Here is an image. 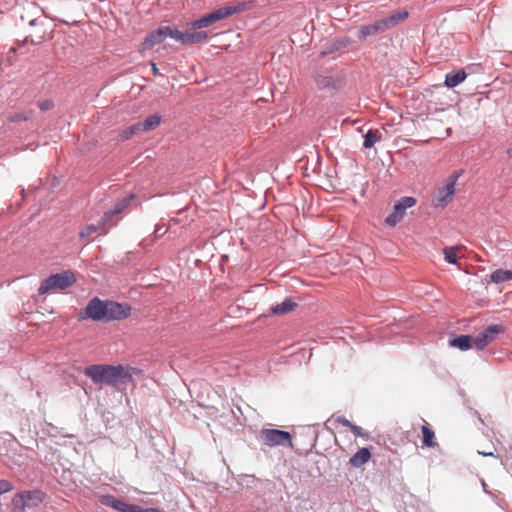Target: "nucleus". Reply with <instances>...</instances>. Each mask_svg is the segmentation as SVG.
<instances>
[{"instance_id":"36","label":"nucleus","mask_w":512,"mask_h":512,"mask_svg":"<svg viewBox=\"0 0 512 512\" xmlns=\"http://www.w3.org/2000/svg\"><path fill=\"white\" fill-rule=\"evenodd\" d=\"M151 68L154 75H160L159 69L154 62H151Z\"/></svg>"},{"instance_id":"8","label":"nucleus","mask_w":512,"mask_h":512,"mask_svg":"<svg viewBox=\"0 0 512 512\" xmlns=\"http://www.w3.org/2000/svg\"><path fill=\"white\" fill-rule=\"evenodd\" d=\"M44 500V494L40 491H25L15 495L13 498V505L20 512L25 508H34L40 505Z\"/></svg>"},{"instance_id":"39","label":"nucleus","mask_w":512,"mask_h":512,"mask_svg":"<svg viewBox=\"0 0 512 512\" xmlns=\"http://www.w3.org/2000/svg\"><path fill=\"white\" fill-rule=\"evenodd\" d=\"M507 153L510 157H512V149H509Z\"/></svg>"},{"instance_id":"22","label":"nucleus","mask_w":512,"mask_h":512,"mask_svg":"<svg viewBox=\"0 0 512 512\" xmlns=\"http://www.w3.org/2000/svg\"><path fill=\"white\" fill-rule=\"evenodd\" d=\"M463 251V246H451L443 249L444 259L450 264L458 263V255Z\"/></svg>"},{"instance_id":"33","label":"nucleus","mask_w":512,"mask_h":512,"mask_svg":"<svg viewBox=\"0 0 512 512\" xmlns=\"http://www.w3.org/2000/svg\"><path fill=\"white\" fill-rule=\"evenodd\" d=\"M335 421L343 426L348 427V428H350L353 424L352 422H350L348 419H346L344 417H338Z\"/></svg>"},{"instance_id":"14","label":"nucleus","mask_w":512,"mask_h":512,"mask_svg":"<svg viewBox=\"0 0 512 512\" xmlns=\"http://www.w3.org/2000/svg\"><path fill=\"white\" fill-rule=\"evenodd\" d=\"M167 39V34L164 26L158 27L156 30L150 32L140 45V51L151 50L156 45L163 43Z\"/></svg>"},{"instance_id":"16","label":"nucleus","mask_w":512,"mask_h":512,"mask_svg":"<svg viewBox=\"0 0 512 512\" xmlns=\"http://www.w3.org/2000/svg\"><path fill=\"white\" fill-rule=\"evenodd\" d=\"M298 304L292 298H285L282 303L276 304L270 308V313L274 315H284L294 311Z\"/></svg>"},{"instance_id":"37","label":"nucleus","mask_w":512,"mask_h":512,"mask_svg":"<svg viewBox=\"0 0 512 512\" xmlns=\"http://www.w3.org/2000/svg\"><path fill=\"white\" fill-rule=\"evenodd\" d=\"M478 453L480 455H483V456H491V457H495L494 453L493 452H487V450H484V451H478Z\"/></svg>"},{"instance_id":"6","label":"nucleus","mask_w":512,"mask_h":512,"mask_svg":"<svg viewBox=\"0 0 512 512\" xmlns=\"http://www.w3.org/2000/svg\"><path fill=\"white\" fill-rule=\"evenodd\" d=\"M314 82L320 91L334 93L343 87L342 76L331 71H321L314 75Z\"/></svg>"},{"instance_id":"35","label":"nucleus","mask_w":512,"mask_h":512,"mask_svg":"<svg viewBox=\"0 0 512 512\" xmlns=\"http://www.w3.org/2000/svg\"><path fill=\"white\" fill-rule=\"evenodd\" d=\"M156 237L161 236L166 233V230L162 231V228L160 226H157L154 231Z\"/></svg>"},{"instance_id":"21","label":"nucleus","mask_w":512,"mask_h":512,"mask_svg":"<svg viewBox=\"0 0 512 512\" xmlns=\"http://www.w3.org/2000/svg\"><path fill=\"white\" fill-rule=\"evenodd\" d=\"M208 37L207 32L203 31H194V32H184V39L182 45H190L203 42Z\"/></svg>"},{"instance_id":"9","label":"nucleus","mask_w":512,"mask_h":512,"mask_svg":"<svg viewBox=\"0 0 512 512\" xmlns=\"http://www.w3.org/2000/svg\"><path fill=\"white\" fill-rule=\"evenodd\" d=\"M416 204L414 197H402L395 205L393 212L387 216L385 223L388 226L394 227L399 223L406 215V209L411 208Z\"/></svg>"},{"instance_id":"15","label":"nucleus","mask_w":512,"mask_h":512,"mask_svg":"<svg viewBox=\"0 0 512 512\" xmlns=\"http://www.w3.org/2000/svg\"><path fill=\"white\" fill-rule=\"evenodd\" d=\"M101 228H104L103 234L108 233V228L106 226H102L99 221L98 224H87L83 226L79 231L78 236L80 240L86 245L91 241V236Z\"/></svg>"},{"instance_id":"17","label":"nucleus","mask_w":512,"mask_h":512,"mask_svg":"<svg viewBox=\"0 0 512 512\" xmlns=\"http://www.w3.org/2000/svg\"><path fill=\"white\" fill-rule=\"evenodd\" d=\"M99 501L101 504L111 507L119 512H127L128 504L112 495H101Z\"/></svg>"},{"instance_id":"3","label":"nucleus","mask_w":512,"mask_h":512,"mask_svg":"<svg viewBox=\"0 0 512 512\" xmlns=\"http://www.w3.org/2000/svg\"><path fill=\"white\" fill-rule=\"evenodd\" d=\"M409 14L406 10L397 11L386 18L374 21L373 23L362 25L359 27L357 37L360 41L366 40L368 37L383 33L408 18Z\"/></svg>"},{"instance_id":"29","label":"nucleus","mask_w":512,"mask_h":512,"mask_svg":"<svg viewBox=\"0 0 512 512\" xmlns=\"http://www.w3.org/2000/svg\"><path fill=\"white\" fill-rule=\"evenodd\" d=\"M33 112L32 111H22V112H16L9 116L8 120L10 122H23L27 121L32 117Z\"/></svg>"},{"instance_id":"32","label":"nucleus","mask_w":512,"mask_h":512,"mask_svg":"<svg viewBox=\"0 0 512 512\" xmlns=\"http://www.w3.org/2000/svg\"><path fill=\"white\" fill-rule=\"evenodd\" d=\"M53 107V103L49 100H46V101H42L39 103V108L41 110H49Z\"/></svg>"},{"instance_id":"38","label":"nucleus","mask_w":512,"mask_h":512,"mask_svg":"<svg viewBox=\"0 0 512 512\" xmlns=\"http://www.w3.org/2000/svg\"><path fill=\"white\" fill-rule=\"evenodd\" d=\"M142 512H158V510L154 509V508H143Z\"/></svg>"},{"instance_id":"13","label":"nucleus","mask_w":512,"mask_h":512,"mask_svg":"<svg viewBox=\"0 0 512 512\" xmlns=\"http://www.w3.org/2000/svg\"><path fill=\"white\" fill-rule=\"evenodd\" d=\"M500 325H490L478 336L474 337V347L479 350L484 349L489 343L495 340L496 336L502 332Z\"/></svg>"},{"instance_id":"10","label":"nucleus","mask_w":512,"mask_h":512,"mask_svg":"<svg viewBox=\"0 0 512 512\" xmlns=\"http://www.w3.org/2000/svg\"><path fill=\"white\" fill-rule=\"evenodd\" d=\"M134 197L135 196L133 194H130L129 196L118 200L111 210H108L103 214L100 219V224L106 227L115 225L116 222H113L114 216L121 214L125 209H127Z\"/></svg>"},{"instance_id":"12","label":"nucleus","mask_w":512,"mask_h":512,"mask_svg":"<svg viewBox=\"0 0 512 512\" xmlns=\"http://www.w3.org/2000/svg\"><path fill=\"white\" fill-rule=\"evenodd\" d=\"M105 321H115L126 319L131 314V307L128 304H122L114 301H106Z\"/></svg>"},{"instance_id":"4","label":"nucleus","mask_w":512,"mask_h":512,"mask_svg":"<svg viewBox=\"0 0 512 512\" xmlns=\"http://www.w3.org/2000/svg\"><path fill=\"white\" fill-rule=\"evenodd\" d=\"M76 281L74 274L71 271H64L62 273L53 274L41 282L38 292L40 295L47 294L58 290H65L72 286Z\"/></svg>"},{"instance_id":"7","label":"nucleus","mask_w":512,"mask_h":512,"mask_svg":"<svg viewBox=\"0 0 512 512\" xmlns=\"http://www.w3.org/2000/svg\"><path fill=\"white\" fill-rule=\"evenodd\" d=\"M460 171H454L449 175L443 183V186L439 187L436 192V207H445L453 199L456 192V184L460 177Z\"/></svg>"},{"instance_id":"19","label":"nucleus","mask_w":512,"mask_h":512,"mask_svg":"<svg viewBox=\"0 0 512 512\" xmlns=\"http://www.w3.org/2000/svg\"><path fill=\"white\" fill-rule=\"evenodd\" d=\"M371 458V452L368 448H361L350 459L349 464L355 468H359L367 463Z\"/></svg>"},{"instance_id":"11","label":"nucleus","mask_w":512,"mask_h":512,"mask_svg":"<svg viewBox=\"0 0 512 512\" xmlns=\"http://www.w3.org/2000/svg\"><path fill=\"white\" fill-rule=\"evenodd\" d=\"M105 307L106 301L100 300L99 298L95 297L88 302L84 310V315L81 314L80 318L83 319L87 317L94 321H105Z\"/></svg>"},{"instance_id":"28","label":"nucleus","mask_w":512,"mask_h":512,"mask_svg":"<svg viewBox=\"0 0 512 512\" xmlns=\"http://www.w3.org/2000/svg\"><path fill=\"white\" fill-rule=\"evenodd\" d=\"M167 34V38L170 37L177 42L183 44L184 32L177 29L175 26H164Z\"/></svg>"},{"instance_id":"2","label":"nucleus","mask_w":512,"mask_h":512,"mask_svg":"<svg viewBox=\"0 0 512 512\" xmlns=\"http://www.w3.org/2000/svg\"><path fill=\"white\" fill-rule=\"evenodd\" d=\"M255 7V1H233L225 4L222 7L212 11L211 13L199 18L198 20L191 23V28L201 29L208 27L215 22L224 20L232 15L239 14L245 11H249Z\"/></svg>"},{"instance_id":"5","label":"nucleus","mask_w":512,"mask_h":512,"mask_svg":"<svg viewBox=\"0 0 512 512\" xmlns=\"http://www.w3.org/2000/svg\"><path fill=\"white\" fill-rule=\"evenodd\" d=\"M260 441L272 448L277 446L293 447L292 435L283 430L278 429H262L259 434Z\"/></svg>"},{"instance_id":"20","label":"nucleus","mask_w":512,"mask_h":512,"mask_svg":"<svg viewBox=\"0 0 512 512\" xmlns=\"http://www.w3.org/2000/svg\"><path fill=\"white\" fill-rule=\"evenodd\" d=\"M421 431H422V435H423L422 443L424 446L429 447V448H435L436 446H438V443H437L436 437H435V433L430 428L428 423H425L424 425H422Z\"/></svg>"},{"instance_id":"23","label":"nucleus","mask_w":512,"mask_h":512,"mask_svg":"<svg viewBox=\"0 0 512 512\" xmlns=\"http://www.w3.org/2000/svg\"><path fill=\"white\" fill-rule=\"evenodd\" d=\"M161 123V116L158 114H153L148 116L143 122H138L140 124V129L142 132H148L156 129Z\"/></svg>"},{"instance_id":"30","label":"nucleus","mask_w":512,"mask_h":512,"mask_svg":"<svg viewBox=\"0 0 512 512\" xmlns=\"http://www.w3.org/2000/svg\"><path fill=\"white\" fill-rule=\"evenodd\" d=\"M13 489V485L11 482L7 480H0V495L7 493Z\"/></svg>"},{"instance_id":"27","label":"nucleus","mask_w":512,"mask_h":512,"mask_svg":"<svg viewBox=\"0 0 512 512\" xmlns=\"http://www.w3.org/2000/svg\"><path fill=\"white\" fill-rule=\"evenodd\" d=\"M380 139L381 134L378 130H369L364 136L363 146L365 148H372Z\"/></svg>"},{"instance_id":"26","label":"nucleus","mask_w":512,"mask_h":512,"mask_svg":"<svg viewBox=\"0 0 512 512\" xmlns=\"http://www.w3.org/2000/svg\"><path fill=\"white\" fill-rule=\"evenodd\" d=\"M490 279L497 284L509 281L512 279V270L498 269L491 274Z\"/></svg>"},{"instance_id":"1","label":"nucleus","mask_w":512,"mask_h":512,"mask_svg":"<svg viewBox=\"0 0 512 512\" xmlns=\"http://www.w3.org/2000/svg\"><path fill=\"white\" fill-rule=\"evenodd\" d=\"M133 368L123 365L95 364L85 368V375L95 384L117 387L132 381Z\"/></svg>"},{"instance_id":"18","label":"nucleus","mask_w":512,"mask_h":512,"mask_svg":"<svg viewBox=\"0 0 512 512\" xmlns=\"http://www.w3.org/2000/svg\"><path fill=\"white\" fill-rule=\"evenodd\" d=\"M449 345L462 351L468 350L474 346V337L470 335H460L449 340Z\"/></svg>"},{"instance_id":"31","label":"nucleus","mask_w":512,"mask_h":512,"mask_svg":"<svg viewBox=\"0 0 512 512\" xmlns=\"http://www.w3.org/2000/svg\"><path fill=\"white\" fill-rule=\"evenodd\" d=\"M350 430L356 435L361 437H366V433H364L363 429L355 424H352Z\"/></svg>"},{"instance_id":"34","label":"nucleus","mask_w":512,"mask_h":512,"mask_svg":"<svg viewBox=\"0 0 512 512\" xmlns=\"http://www.w3.org/2000/svg\"><path fill=\"white\" fill-rule=\"evenodd\" d=\"M143 508L139 505L128 504L127 512H142Z\"/></svg>"},{"instance_id":"25","label":"nucleus","mask_w":512,"mask_h":512,"mask_svg":"<svg viewBox=\"0 0 512 512\" xmlns=\"http://www.w3.org/2000/svg\"><path fill=\"white\" fill-rule=\"evenodd\" d=\"M141 129H140V124L135 123L131 126H127V127H124L120 130L119 132V135H118V138L119 140L121 141H124V140H128L130 139L132 136L136 135V134H139L141 133Z\"/></svg>"},{"instance_id":"24","label":"nucleus","mask_w":512,"mask_h":512,"mask_svg":"<svg viewBox=\"0 0 512 512\" xmlns=\"http://www.w3.org/2000/svg\"><path fill=\"white\" fill-rule=\"evenodd\" d=\"M466 79V73L463 70L448 73L445 78V85L449 88L456 87Z\"/></svg>"}]
</instances>
